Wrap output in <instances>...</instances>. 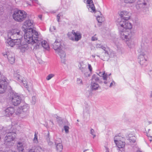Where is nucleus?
<instances>
[{"instance_id": "1", "label": "nucleus", "mask_w": 152, "mask_h": 152, "mask_svg": "<svg viewBox=\"0 0 152 152\" xmlns=\"http://www.w3.org/2000/svg\"><path fill=\"white\" fill-rule=\"evenodd\" d=\"M24 38L26 42L29 44H36L39 38V34L35 30L24 31Z\"/></svg>"}, {"instance_id": "2", "label": "nucleus", "mask_w": 152, "mask_h": 152, "mask_svg": "<svg viewBox=\"0 0 152 152\" xmlns=\"http://www.w3.org/2000/svg\"><path fill=\"white\" fill-rule=\"evenodd\" d=\"M119 33L121 38L126 42L129 48H132L134 47V42L131 39L132 34L130 31L123 29L120 31Z\"/></svg>"}, {"instance_id": "3", "label": "nucleus", "mask_w": 152, "mask_h": 152, "mask_svg": "<svg viewBox=\"0 0 152 152\" xmlns=\"http://www.w3.org/2000/svg\"><path fill=\"white\" fill-rule=\"evenodd\" d=\"M27 13L23 10H18L14 11L12 17L16 21L22 22L26 19L27 17Z\"/></svg>"}, {"instance_id": "4", "label": "nucleus", "mask_w": 152, "mask_h": 152, "mask_svg": "<svg viewBox=\"0 0 152 152\" xmlns=\"http://www.w3.org/2000/svg\"><path fill=\"white\" fill-rule=\"evenodd\" d=\"M8 36L10 39L17 41V43L18 42V43H20L23 37L22 35L20 34V31L16 29L12 30L9 32Z\"/></svg>"}, {"instance_id": "5", "label": "nucleus", "mask_w": 152, "mask_h": 152, "mask_svg": "<svg viewBox=\"0 0 152 152\" xmlns=\"http://www.w3.org/2000/svg\"><path fill=\"white\" fill-rule=\"evenodd\" d=\"M8 81L5 77L1 75V72L0 71V94H3L6 91Z\"/></svg>"}, {"instance_id": "6", "label": "nucleus", "mask_w": 152, "mask_h": 152, "mask_svg": "<svg viewBox=\"0 0 152 152\" xmlns=\"http://www.w3.org/2000/svg\"><path fill=\"white\" fill-rule=\"evenodd\" d=\"M114 142L119 149H124L125 145V139L121 136H117L114 137Z\"/></svg>"}, {"instance_id": "7", "label": "nucleus", "mask_w": 152, "mask_h": 152, "mask_svg": "<svg viewBox=\"0 0 152 152\" xmlns=\"http://www.w3.org/2000/svg\"><path fill=\"white\" fill-rule=\"evenodd\" d=\"M35 25L33 20L31 19L27 20L23 23L22 28L24 31H31L33 30L32 29Z\"/></svg>"}, {"instance_id": "8", "label": "nucleus", "mask_w": 152, "mask_h": 152, "mask_svg": "<svg viewBox=\"0 0 152 152\" xmlns=\"http://www.w3.org/2000/svg\"><path fill=\"white\" fill-rule=\"evenodd\" d=\"M67 35L70 39L76 41H78L82 37L80 32L78 31H75L74 30H72L71 33H68Z\"/></svg>"}, {"instance_id": "9", "label": "nucleus", "mask_w": 152, "mask_h": 152, "mask_svg": "<svg viewBox=\"0 0 152 152\" xmlns=\"http://www.w3.org/2000/svg\"><path fill=\"white\" fill-rule=\"evenodd\" d=\"M146 51H142L138 56L140 64L143 66L146 65L148 60V57Z\"/></svg>"}, {"instance_id": "10", "label": "nucleus", "mask_w": 152, "mask_h": 152, "mask_svg": "<svg viewBox=\"0 0 152 152\" xmlns=\"http://www.w3.org/2000/svg\"><path fill=\"white\" fill-rule=\"evenodd\" d=\"M10 99L13 105L17 106L21 102L22 99L21 97L18 94L14 93L12 94Z\"/></svg>"}, {"instance_id": "11", "label": "nucleus", "mask_w": 152, "mask_h": 152, "mask_svg": "<svg viewBox=\"0 0 152 152\" xmlns=\"http://www.w3.org/2000/svg\"><path fill=\"white\" fill-rule=\"evenodd\" d=\"M117 24L126 29H130L132 28V24L128 20H121L120 21L118 20L117 22Z\"/></svg>"}, {"instance_id": "12", "label": "nucleus", "mask_w": 152, "mask_h": 152, "mask_svg": "<svg viewBox=\"0 0 152 152\" xmlns=\"http://www.w3.org/2000/svg\"><path fill=\"white\" fill-rule=\"evenodd\" d=\"M42 47L47 50L49 48V46L47 42L39 38L35 45V47L36 48H39Z\"/></svg>"}, {"instance_id": "13", "label": "nucleus", "mask_w": 152, "mask_h": 152, "mask_svg": "<svg viewBox=\"0 0 152 152\" xmlns=\"http://www.w3.org/2000/svg\"><path fill=\"white\" fill-rule=\"evenodd\" d=\"M98 75L102 77L103 79L104 80V83L105 84H107L110 82V78L109 76L111 75V74L108 75L107 73H105L104 72H99Z\"/></svg>"}, {"instance_id": "14", "label": "nucleus", "mask_w": 152, "mask_h": 152, "mask_svg": "<svg viewBox=\"0 0 152 152\" xmlns=\"http://www.w3.org/2000/svg\"><path fill=\"white\" fill-rule=\"evenodd\" d=\"M56 53L58 54L61 59V62L64 64H66V61L65 59L66 57V53L65 51L63 50L62 48L57 50Z\"/></svg>"}, {"instance_id": "15", "label": "nucleus", "mask_w": 152, "mask_h": 152, "mask_svg": "<svg viewBox=\"0 0 152 152\" xmlns=\"http://www.w3.org/2000/svg\"><path fill=\"white\" fill-rule=\"evenodd\" d=\"M119 15L121 18V20H128L130 18L129 12L126 10L121 11Z\"/></svg>"}, {"instance_id": "16", "label": "nucleus", "mask_w": 152, "mask_h": 152, "mask_svg": "<svg viewBox=\"0 0 152 152\" xmlns=\"http://www.w3.org/2000/svg\"><path fill=\"white\" fill-rule=\"evenodd\" d=\"M5 115L7 117L13 116L15 114V110L14 107H10L7 108L5 110Z\"/></svg>"}, {"instance_id": "17", "label": "nucleus", "mask_w": 152, "mask_h": 152, "mask_svg": "<svg viewBox=\"0 0 152 152\" xmlns=\"http://www.w3.org/2000/svg\"><path fill=\"white\" fill-rule=\"evenodd\" d=\"M15 137V132H10L7 134L4 138L5 143L13 141Z\"/></svg>"}, {"instance_id": "18", "label": "nucleus", "mask_w": 152, "mask_h": 152, "mask_svg": "<svg viewBox=\"0 0 152 152\" xmlns=\"http://www.w3.org/2000/svg\"><path fill=\"white\" fill-rule=\"evenodd\" d=\"M84 3L88 4L87 7L89 10L91 12H94L95 10V8L94 4L93 3L92 0H83Z\"/></svg>"}, {"instance_id": "19", "label": "nucleus", "mask_w": 152, "mask_h": 152, "mask_svg": "<svg viewBox=\"0 0 152 152\" xmlns=\"http://www.w3.org/2000/svg\"><path fill=\"white\" fill-rule=\"evenodd\" d=\"M148 3V0H138L136 6L137 9L143 8L146 7Z\"/></svg>"}, {"instance_id": "20", "label": "nucleus", "mask_w": 152, "mask_h": 152, "mask_svg": "<svg viewBox=\"0 0 152 152\" xmlns=\"http://www.w3.org/2000/svg\"><path fill=\"white\" fill-rule=\"evenodd\" d=\"M53 47L55 51L62 48V46L60 40L56 39L53 44Z\"/></svg>"}, {"instance_id": "21", "label": "nucleus", "mask_w": 152, "mask_h": 152, "mask_svg": "<svg viewBox=\"0 0 152 152\" xmlns=\"http://www.w3.org/2000/svg\"><path fill=\"white\" fill-rule=\"evenodd\" d=\"M17 79L19 80V82L21 83V85L26 88H28V86L27 85V81L24 78H23L22 79L21 77L18 75L17 77Z\"/></svg>"}, {"instance_id": "22", "label": "nucleus", "mask_w": 152, "mask_h": 152, "mask_svg": "<svg viewBox=\"0 0 152 152\" xmlns=\"http://www.w3.org/2000/svg\"><path fill=\"white\" fill-rule=\"evenodd\" d=\"M25 146L24 143L23 142L19 141L17 144V149L19 152H24V147Z\"/></svg>"}, {"instance_id": "23", "label": "nucleus", "mask_w": 152, "mask_h": 152, "mask_svg": "<svg viewBox=\"0 0 152 152\" xmlns=\"http://www.w3.org/2000/svg\"><path fill=\"white\" fill-rule=\"evenodd\" d=\"M7 58L9 62L12 64L15 62V56L14 53H12L8 52L7 53Z\"/></svg>"}, {"instance_id": "24", "label": "nucleus", "mask_w": 152, "mask_h": 152, "mask_svg": "<svg viewBox=\"0 0 152 152\" xmlns=\"http://www.w3.org/2000/svg\"><path fill=\"white\" fill-rule=\"evenodd\" d=\"M90 88L92 91H95L100 88L99 85L97 82H91L90 86Z\"/></svg>"}, {"instance_id": "25", "label": "nucleus", "mask_w": 152, "mask_h": 152, "mask_svg": "<svg viewBox=\"0 0 152 152\" xmlns=\"http://www.w3.org/2000/svg\"><path fill=\"white\" fill-rule=\"evenodd\" d=\"M18 45L19 49L22 53L25 52L28 49V46L27 44H25L23 45H21V42Z\"/></svg>"}, {"instance_id": "26", "label": "nucleus", "mask_w": 152, "mask_h": 152, "mask_svg": "<svg viewBox=\"0 0 152 152\" xmlns=\"http://www.w3.org/2000/svg\"><path fill=\"white\" fill-rule=\"evenodd\" d=\"M6 42L11 47H13L15 45H18L20 43H17L18 42L17 41H14L13 39H10V38H9L6 41Z\"/></svg>"}, {"instance_id": "27", "label": "nucleus", "mask_w": 152, "mask_h": 152, "mask_svg": "<svg viewBox=\"0 0 152 152\" xmlns=\"http://www.w3.org/2000/svg\"><path fill=\"white\" fill-rule=\"evenodd\" d=\"M21 110L23 113H26L28 111L29 106L26 104H24L23 105L20 107Z\"/></svg>"}, {"instance_id": "28", "label": "nucleus", "mask_w": 152, "mask_h": 152, "mask_svg": "<svg viewBox=\"0 0 152 152\" xmlns=\"http://www.w3.org/2000/svg\"><path fill=\"white\" fill-rule=\"evenodd\" d=\"M127 140L131 143H134L135 142L136 137L133 134H129L128 135Z\"/></svg>"}, {"instance_id": "29", "label": "nucleus", "mask_w": 152, "mask_h": 152, "mask_svg": "<svg viewBox=\"0 0 152 152\" xmlns=\"http://www.w3.org/2000/svg\"><path fill=\"white\" fill-rule=\"evenodd\" d=\"M124 3L127 4H132L136 2V0H121Z\"/></svg>"}, {"instance_id": "30", "label": "nucleus", "mask_w": 152, "mask_h": 152, "mask_svg": "<svg viewBox=\"0 0 152 152\" xmlns=\"http://www.w3.org/2000/svg\"><path fill=\"white\" fill-rule=\"evenodd\" d=\"M91 80V82H97L99 80V78L97 75L94 74L92 76Z\"/></svg>"}, {"instance_id": "31", "label": "nucleus", "mask_w": 152, "mask_h": 152, "mask_svg": "<svg viewBox=\"0 0 152 152\" xmlns=\"http://www.w3.org/2000/svg\"><path fill=\"white\" fill-rule=\"evenodd\" d=\"M57 151L58 152H61L63 149V146L61 143L56 145Z\"/></svg>"}, {"instance_id": "32", "label": "nucleus", "mask_w": 152, "mask_h": 152, "mask_svg": "<svg viewBox=\"0 0 152 152\" xmlns=\"http://www.w3.org/2000/svg\"><path fill=\"white\" fill-rule=\"evenodd\" d=\"M12 128L15 129H17L19 126L18 125V122L17 121L12 122Z\"/></svg>"}, {"instance_id": "33", "label": "nucleus", "mask_w": 152, "mask_h": 152, "mask_svg": "<svg viewBox=\"0 0 152 152\" xmlns=\"http://www.w3.org/2000/svg\"><path fill=\"white\" fill-rule=\"evenodd\" d=\"M54 142L56 145L57 144H59V143H61L62 141L61 139L60 138H57L55 139L54 138Z\"/></svg>"}, {"instance_id": "34", "label": "nucleus", "mask_w": 152, "mask_h": 152, "mask_svg": "<svg viewBox=\"0 0 152 152\" xmlns=\"http://www.w3.org/2000/svg\"><path fill=\"white\" fill-rule=\"evenodd\" d=\"M15 113L16 115H19L23 113V112H22L20 107H19L17 108L16 111H15Z\"/></svg>"}, {"instance_id": "35", "label": "nucleus", "mask_w": 152, "mask_h": 152, "mask_svg": "<svg viewBox=\"0 0 152 152\" xmlns=\"http://www.w3.org/2000/svg\"><path fill=\"white\" fill-rule=\"evenodd\" d=\"M96 48H101L104 50H105L106 49V48L104 46L99 44H97L96 45Z\"/></svg>"}, {"instance_id": "36", "label": "nucleus", "mask_w": 152, "mask_h": 152, "mask_svg": "<svg viewBox=\"0 0 152 152\" xmlns=\"http://www.w3.org/2000/svg\"><path fill=\"white\" fill-rule=\"evenodd\" d=\"M91 110V108L89 107H86L84 110V113L90 114Z\"/></svg>"}, {"instance_id": "37", "label": "nucleus", "mask_w": 152, "mask_h": 152, "mask_svg": "<svg viewBox=\"0 0 152 152\" xmlns=\"http://www.w3.org/2000/svg\"><path fill=\"white\" fill-rule=\"evenodd\" d=\"M96 19L99 23H102L104 20V18L103 17L100 16L98 17Z\"/></svg>"}, {"instance_id": "38", "label": "nucleus", "mask_w": 152, "mask_h": 152, "mask_svg": "<svg viewBox=\"0 0 152 152\" xmlns=\"http://www.w3.org/2000/svg\"><path fill=\"white\" fill-rule=\"evenodd\" d=\"M55 75L54 74H49L46 77V79L48 80H49L53 77Z\"/></svg>"}, {"instance_id": "39", "label": "nucleus", "mask_w": 152, "mask_h": 152, "mask_svg": "<svg viewBox=\"0 0 152 152\" xmlns=\"http://www.w3.org/2000/svg\"><path fill=\"white\" fill-rule=\"evenodd\" d=\"M77 83L79 85H81L83 84V82L81 79L80 78H77Z\"/></svg>"}, {"instance_id": "40", "label": "nucleus", "mask_w": 152, "mask_h": 152, "mask_svg": "<svg viewBox=\"0 0 152 152\" xmlns=\"http://www.w3.org/2000/svg\"><path fill=\"white\" fill-rule=\"evenodd\" d=\"M90 134L93 136V138H94L96 137L95 132L94 130L92 129L90 131Z\"/></svg>"}, {"instance_id": "41", "label": "nucleus", "mask_w": 152, "mask_h": 152, "mask_svg": "<svg viewBox=\"0 0 152 152\" xmlns=\"http://www.w3.org/2000/svg\"><path fill=\"white\" fill-rule=\"evenodd\" d=\"M64 129L65 131V132L66 133H69V127L68 126H64Z\"/></svg>"}, {"instance_id": "42", "label": "nucleus", "mask_w": 152, "mask_h": 152, "mask_svg": "<svg viewBox=\"0 0 152 152\" xmlns=\"http://www.w3.org/2000/svg\"><path fill=\"white\" fill-rule=\"evenodd\" d=\"M37 134H36L35 133V134L34 135V139L33 141L34 142L36 143L38 142V139H37Z\"/></svg>"}, {"instance_id": "43", "label": "nucleus", "mask_w": 152, "mask_h": 152, "mask_svg": "<svg viewBox=\"0 0 152 152\" xmlns=\"http://www.w3.org/2000/svg\"><path fill=\"white\" fill-rule=\"evenodd\" d=\"M58 124L59 126L62 127L64 124L63 121L61 120H59L58 121Z\"/></svg>"}, {"instance_id": "44", "label": "nucleus", "mask_w": 152, "mask_h": 152, "mask_svg": "<svg viewBox=\"0 0 152 152\" xmlns=\"http://www.w3.org/2000/svg\"><path fill=\"white\" fill-rule=\"evenodd\" d=\"M88 68L89 69L90 72L91 73L92 71V67L90 64H88Z\"/></svg>"}, {"instance_id": "45", "label": "nucleus", "mask_w": 152, "mask_h": 152, "mask_svg": "<svg viewBox=\"0 0 152 152\" xmlns=\"http://www.w3.org/2000/svg\"><path fill=\"white\" fill-rule=\"evenodd\" d=\"M115 82L113 81L112 80V81L111 82L110 84V85L109 86V87L110 88L112 87L113 86H115Z\"/></svg>"}, {"instance_id": "46", "label": "nucleus", "mask_w": 152, "mask_h": 152, "mask_svg": "<svg viewBox=\"0 0 152 152\" xmlns=\"http://www.w3.org/2000/svg\"><path fill=\"white\" fill-rule=\"evenodd\" d=\"M98 38L96 37V35H94V36L92 37L91 38V40L94 41L97 40Z\"/></svg>"}, {"instance_id": "47", "label": "nucleus", "mask_w": 152, "mask_h": 152, "mask_svg": "<svg viewBox=\"0 0 152 152\" xmlns=\"http://www.w3.org/2000/svg\"><path fill=\"white\" fill-rule=\"evenodd\" d=\"M113 42L115 43V44L116 45H117L118 44V40L117 39H115L113 41Z\"/></svg>"}, {"instance_id": "48", "label": "nucleus", "mask_w": 152, "mask_h": 152, "mask_svg": "<svg viewBox=\"0 0 152 152\" xmlns=\"http://www.w3.org/2000/svg\"><path fill=\"white\" fill-rule=\"evenodd\" d=\"M80 69L82 72H84L85 71L86 69L84 67L81 66L80 67Z\"/></svg>"}, {"instance_id": "49", "label": "nucleus", "mask_w": 152, "mask_h": 152, "mask_svg": "<svg viewBox=\"0 0 152 152\" xmlns=\"http://www.w3.org/2000/svg\"><path fill=\"white\" fill-rule=\"evenodd\" d=\"M32 103L33 104H35L36 101V99L35 97L33 96L32 97Z\"/></svg>"}, {"instance_id": "50", "label": "nucleus", "mask_w": 152, "mask_h": 152, "mask_svg": "<svg viewBox=\"0 0 152 152\" xmlns=\"http://www.w3.org/2000/svg\"><path fill=\"white\" fill-rule=\"evenodd\" d=\"M83 152H94L93 151L92 149H87L85 150Z\"/></svg>"}, {"instance_id": "51", "label": "nucleus", "mask_w": 152, "mask_h": 152, "mask_svg": "<svg viewBox=\"0 0 152 152\" xmlns=\"http://www.w3.org/2000/svg\"><path fill=\"white\" fill-rule=\"evenodd\" d=\"M147 135L148 137V139L150 142H152V137L150 136L149 135H148V134H147Z\"/></svg>"}, {"instance_id": "52", "label": "nucleus", "mask_w": 152, "mask_h": 152, "mask_svg": "<svg viewBox=\"0 0 152 152\" xmlns=\"http://www.w3.org/2000/svg\"><path fill=\"white\" fill-rule=\"evenodd\" d=\"M104 148L105 150V152H110L109 148L106 146H104Z\"/></svg>"}, {"instance_id": "53", "label": "nucleus", "mask_w": 152, "mask_h": 152, "mask_svg": "<svg viewBox=\"0 0 152 152\" xmlns=\"http://www.w3.org/2000/svg\"><path fill=\"white\" fill-rule=\"evenodd\" d=\"M61 16V14H58L57 16V20L58 22L59 21V20L60 17Z\"/></svg>"}, {"instance_id": "54", "label": "nucleus", "mask_w": 152, "mask_h": 152, "mask_svg": "<svg viewBox=\"0 0 152 152\" xmlns=\"http://www.w3.org/2000/svg\"><path fill=\"white\" fill-rule=\"evenodd\" d=\"M28 152H37L34 149H30Z\"/></svg>"}, {"instance_id": "55", "label": "nucleus", "mask_w": 152, "mask_h": 152, "mask_svg": "<svg viewBox=\"0 0 152 152\" xmlns=\"http://www.w3.org/2000/svg\"><path fill=\"white\" fill-rule=\"evenodd\" d=\"M151 130V129H148V131H147L146 129H145V131H146V133L147 134H148V133H149V131Z\"/></svg>"}, {"instance_id": "56", "label": "nucleus", "mask_w": 152, "mask_h": 152, "mask_svg": "<svg viewBox=\"0 0 152 152\" xmlns=\"http://www.w3.org/2000/svg\"><path fill=\"white\" fill-rule=\"evenodd\" d=\"M48 144L50 145H52L53 144V142L51 141H49L48 142Z\"/></svg>"}, {"instance_id": "57", "label": "nucleus", "mask_w": 152, "mask_h": 152, "mask_svg": "<svg viewBox=\"0 0 152 152\" xmlns=\"http://www.w3.org/2000/svg\"><path fill=\"white\" fill-rule=\"evenodd\" d=\"M86 77H88L90 76V75L89 74H88V75H86V73H84Z\"/></svg>"}, {"instance_id": "58", "label": "nucleus", "mask_w": 152, "mask_h": 152, "mask_svg": "<svg viewBox=\"0 0 152 152\" xmlns=\"http://www.w3.org/2000/svg\"><path fill=\"white\" fill-rule=\"evenodd\" d=\"M50 29H53L54 30H56V27L55 26H52V27H51Z\"/></svg>"}, {"instance_id": "59", "label": "nucleus", "mask_w": 152, "mask_h": 152, "mask_svg": "<svg viewBox=\"0 0 152 152\" xmlns=\"http://www.w3.org/2000/svg\"><path fill=\"white\" fill-rule=\"evenodd\" d=\"M150 75L151 77L152 78V71L150 72Z\"/></svg>"}, {"instance_id": "60", "label": "nucleus", "mask_w": 152, "mask_h": 152, "mask_svg": "<svg viewBox=\"0 0 152 152\" xmlns=\"http://www.w3.org/2000/svg\"><path fill=\"white\" fill-rule=\"evenodd\" d=\"M42 15H39L38 16V17L41 20L42 19Z\"/></svg>"}, {"instance_id": "61", "label": "nucleus", "mask_w": 152, "mask_h": 152, "mask_svg": "<svg viewBox=\"0 0 152 152\" xmlns=\"http://www.w3.org/2000/svg\"><path fill=\"white\" fill-rule=\"evenodd\" d=\"M137 152H142L141 151H140V150H138L137 151Z\"/></svg>"}, {"instance_id": "62", "label": "nucleus", "mask_w": 152, "mask_h": 152, "mask_svg": "<svg viewBox=\"0 0 152 152\" xmlns=\"http://www.w3.org/2000/svg\"><path fill=\"white\" fill-rule=\"evenodd\" d=\"M92 56L93 57H94H94H95V56H93V55H92Z\"/></svg>"}, {"instance_id": "63", "label": "nucleus", "mask_w": 152, "mask_h": 152, "mask_svg": "<svg viewBox=\"0 0 152 152\" xmlns=\"http://www.w3.org/2000/svg\"><path fill=\"white\" fill-rule=\"evenodd\" d=\"M25 2H23V4L24 5V4H25Z\"/></svg>"}, {"instance_id": "64", "label": "nucleus", "mask_w": 152, "mask_h": 152, "mask_svg": "<svg viewBox=\"0 0 152 152\" xmlns=\"http://www.w3.org/2000/svg\"><path fill=\"white\" fill-rule=\"evenodd\" d=\"M151 96L152 97V93H151Z\"/></svg>"}]
</instances>
